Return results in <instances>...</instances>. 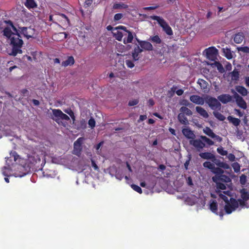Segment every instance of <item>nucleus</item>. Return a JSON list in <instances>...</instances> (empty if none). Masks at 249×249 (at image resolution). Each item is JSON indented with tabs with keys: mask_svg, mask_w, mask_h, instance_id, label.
Returning a JSON list of instances; mask_svg holds the SVG:
<instances>
[{
	"mask_svg": "<svg viewBox=\"0 0 249 249\" xmlns=\"http://www.w3.org/2000/svg\"><path fill=\"white\" fill-rule=\"evenodd\" d=\"M199 156L203 159L211 160L213 161L216 160L215 156L210 152H201L199 154Z\"/></svg>",
	"mask_w": 249,
	"mask_h": 249,
	"instance_id": "dca6fc26",
	"label": "nucleus"
},
{
	"mask_svg": "<svg viewBox=\"0 0 249 249\" xmlns=\"http://www.w3.org/2000/svg\"><path fill=\"white\" fill-rule=\"evenodd\" d=\"M177 89V87L173 86L171 89L170 91H168L169 93H171V95L172 96L174 93L176 92V94L180 96L183 94V90L182 89H179L176 91V89Z\"/></svg>",
	"mask_w": 249,
	"mask_h": 249,
	"instance_id": "bb28decb",
	"label": "nucleus"
},
{
	"mask_svg": "<svg viewBox=\"0 0 249 249\" xmlns=\"http://www.w3.org/2000/svg\"><path fill=\"white\" fill-rule=\"evenodd\" d=\"M182 105H184L186 107H191L193 106V105L191 103H189L187 100L183 101V102L182 103Z\"/></svg>",
	"mask_w": 249,
	"mask_h": 249,
	"instance_id": "680f3d73",
	"label": "nucleus"
},
{
	"mask_svg": "<svg viewBox=\"0 0 249 249\" xmlns=\"http://www.w3.org/2000/svg\"><path fill=\"white\" fill-rule=\"evenodd\" d=\"M7 24V27H5L3 30V35L8 39L13 36L14 34L18 33V30L14 25L11 20L5 21Z\"/></svg>",
	"mask_w": 249,
	"mask_h": 249,
	"instance_id": "39448f33",
	"label": "nucleus"
},
{
	"mask_svg": "<svg viewBox=\"0 0 249 249\" xmlns=\"http://www.w3.org/2000/svg\"><path fill=\"white\" fill-rule=\"evenodd\" d=\"M238 207V203L233 198H230V202L225 206V210L227 214H230Z\"/></svg>",
	"mask_w": 249,
	"mask_h": 249,
	"instance_id": "0eeeda50",
	"label": "nucleus"
},
{
	"mask_svg": "<svg viewBox=\"0 0 249 249\" xmlns=\"http://www.w3.org/2000/svg\"><path fill=\"white\" fill-rule=\"evenodd\" d=\"M236 90L240 94H241L242 96H246L248 94V90L247 89L241 86H238L236 87Z\"/></svg>",
	"mask_w": 249,
	"mask_h": 249,
	"instance_id": "cd10ccee",
	"label": "nucleus"
},
{
	"mask_svg": "<svg viewBox=\"0 0 249 249\" xmlns=\"http://www.w3.org/2000/svg\"><path fill=\"white\" fill-rule=\"evenodd\" d=\"M150 18L151 19L156 20L160 26L162 27L163 31L167 35L172 36L173 35L172 28L164 19L158 16H150Z\"/></svg>",
	"mask_w": 249,
	"mask_h": 249,
	"instance_id": "20e7f679",
	"label": "nucleus"
},
{
	"mask_svg": "<svg viewBox=\"0 0 249 249\" xmlns=\"http://www.w3.org/2000/svg\"><path fill=\"white\" fill-rule=\"evenodd\" d=\"M183 134L189 139H193L195 137L193 132L188 128H183L182 130Z\"/></svg>",
	"mask_w": 249,
	"mask_h": 249,
	"instance_id": "6ab92c4d",
	"label": "nucleus"
},
{
	"mask_svg": "<svg viewBox=\"0 0 249 249\" xmlns=\"http://www.w3.org/2000/svg\"><path fill=\"white\" fill-rule=\"evenodd\" d=\"M123 17V15L121 13H118L115 15L114 17V19L115 21H118L121 19Z\"/></svg>",
	"mask_w": 249,
	"mask_h": 249,
	"instance_id": "864d4df0",
	"label": "nucleus"
},
{
	"mask_svg": "<svg viewBox=\"0 0 249 249\" xmlns=\"http://www.w3.org/2000/svg\"><path fill=\"white\" fill-rule=\"evenodd\" d=\"M217 152L222 156H226L228 154V152L225 150L222 147H219L217 148Z\"/></svg>",
	"mask_w": 249,
	"mask_h": 249,
	"instance_id": "a18cd8bd",
	"label": "nucleus"
},
{
	"mask_svg": "<svg viewBox=\"0 0 249 249\" xmlns=\"http://www.w3.org/2000/svg\"><path fill=\"white\" fill-rule=\"evenodd\" d=\"M28 90L26 89H22L20 90V93L23 96H27L28 95Z\"/></svg>",
	"mask_w": 249,
	"mask_h": 249,
	"instance_id": "6e6d98bb",
	"label": "nucleus"
},
{
	"mask_svg": "<svg viewBox=\"0 0 249 249\" xmlns=\"http://www.w3.org/2000/svg\"><path fill=\"white\" fill-rule=\"evenodd\" d=\"M64 111L70 116V117L71 118L73 121L75 120V116L74 112L71 108L65 109Z\"/></svg>",
	"mask_w": 249,
	"mask_h": 249,
	"instance_id": "c03bdc74",
	"label": "nucleus"
},
{
	"mask_svg": "<svg viewBox=\"0 0 249 249\" xmlns=\"http://www.w3.org/2000/svg\"><path fill=\"white\" fill-rule=\"evenodd\" d=\"M84 139L83 137H80L74 142L73 143V150L72 153L77 156L81 155L82 150V143Z\"/></svg>",
	"mask_w": 249,
	"mask_h": 249,
	"instance_id": "6e6552de",
	"label": "nucleus"
},
{
	"mask_svg": "<svg viewBox=\"0 0 249 249\" xmlns=\"http://www.w3.org/2000/svg\"><path fill=\"white\" fill-rule=\"evenodd\" d=\"M197 84L200 86V88L206 91L208 89V83L202 79H199L197 81Z\"/></svg>",
	"mask_w": 249,
	"mask_h": 249,
	"instance_id": "393cba45",
	"label": "nucleus"
},
{
	"mask_svg": "<svg viewBox=\"0 0 249 249\" xmlns=\"http://www.w3.org/2000/svg\"><path fill=\"white\" fill-rule=\"evenodd\" d=\"M179 110L181 112L187 116H191L193 114L192 111L186 107H181Z\"/></svg>",
	"mask_w": 249,
	"mask_h": 249,
	"instance_id": "58836bf2",
	"label": "nucleus"
},
{
	"mask_svg": "<svg viewBox=\"0 0 249 249\" xmlns=\"http://www.w3.org/2000/svg\"><path fill=\"white\" fill-rule=\"evenodd\" d=\"M147 118V116L145 115H141L138 120V123H140L142 121L145 120Z\"/></svg>",
	"mask_w": 249,
	"mask_h": 249,
	"instance_id": "e2e57ef3",
	"label": "nucleus"
},
{
	"mask_svg": "<svg viewBox=\"0 0 249 249\" xmlns=\"http://www.w3.org/2000/svg\"><path fill=\"white\" fill-rule=\"evenodd\" d=\"M89 125L91 127V128H93L95 126V121L94 119L92 118H91L88 122Z\"/></svg>",
	"mask_w": 249,
	"mask_h": 249,
	"instance_id": "3c124183",
	"label": "nucleus"
},
{
	"mask_svg": "<svg viewBox=\"0 0 249 249\" xmlns=\"http://www.w3.org/2000/svg\"><path fill=\"white\" fill-rule=\"evenodd\" d=\"M158 6H157L145 7L143 8V9L144 10H147V11L152 10H154V9H156L157 8H158Z\"/></svg>",
	"mask_w": 249,
	"mask_h": 249,
	"instance_id": "338daca9",
	"label": "nucleus"
},
{
	"mask_svg": "<svg viewBox=\"0 0 249 249\" xmlns=\"http://www.w3.org/2000/svg\"><path fill=\"white\" fill-rule=\"evenodd\" d=\"M244 38V36L243 35V34L241 33H238L235 34L233 38V40L236 43L239 44L242 42Z\"/></svg>",
	"mask_w": 249,
	"mask_h": 249,
	"instance_id": "a878e982",
	"label": "nucleus"
},
{
	"mask_svg": "<svg viewBox=\"0 0 249 249\" xmlns=\"http://www.w3.org/2000/svg\"><path fill=\"white\" fill-rule=\"evenodd\" d=\"M189 99L192 102L196 105H203L204 104V98L197 95H191Z\"/></svg>",
	"mask_w": 249,
	"mask_h": 249,
	"instance_id": "ddd939ff",
	"label": "nucleus"
},
{
	"mask_svg": "<svg viewBox=\"0 0 249 249\" xmlns=\"http://www.w3.org/2000/svg\"><path fill=\"white\" fill-rule=\"evenodd\" d=\"M212 180L213 182L219 181L224 183H228L231 181L230 178L226 175L221 174L218 176H214L212 177Z\"/></svg>",
	"mask_w": 249,
	"mask_h": 249,
	"instance_id": "9d476101",
	"label": "nucleus"
},
{
	"mask_svg": "<svg viewBox=\"0 0 249 249\" xmlns=\"http://www.w3.org/2000/svg\"><path fill=\"white\" fill-rule=\"evenodd\" d=\"M219 196L220 198H221L226 202V203H227L230 202L228 197L225 195L222 194L221 192L219 193Z\"/></svg>",
	"mask_w": 249,
	"mask_h": 249,
	"instance_id": "09e8293b",
	"label": "nucleus"
},
{
	"mask_svg": "<svg viewBox=\"0 0 249 249\" xmlns=\"http://www.w3.org/2000/svg\"><path fill=\"white\" fill-rule=\"evenodd\" d=\"M189 142L198 151H200L203 148L206 147V144L208 146H212L214 144V142L212 140L205 136H200V139L191 140Z\"/></svg>",
	"mask_w": 249,
	"mask_h": 249,
	"instance_id": "f03ea898",
	"label": "nucleus"
},
{
	"mask_svg": "<svg viewBox=\"0 0 249 249\" xmlns=\"http://www.w3.org/2000/svg\"><path fill=\"white\" fill-rule=\"evenodd\" d=\"M228 120L231 122L234 125L237 126L239 125L240 123V120L238 118H234L231 116L228 117Z\"/></svg>",
	"mask_w": 249,
	"mask_h": 249,
	"instance_id": "72a5a7b5",
	"label": "nucleus"
},
{
	"mask_svg": "<svg viewBox=\"0 0 249 249\" xmlns=\"http://www.w3.org/2000/svg\"><path fill=\"white\" fill-rule=\"evenodd\" d=\"M116 32H113V36L116 39H117L118 41H121L122 40L123 37V33L118 31V30H116Z\"/></svg>",
	"mask_w": 249,
	"mask_h": 249,
	"instance_id": "4c0bfd02",
	"label": "nucleus"
},
{
	"mask_svg": "<svg viewBox=\"0 0 249 249\" xmlns=\"http://www.w3.org/2000/svg\"><path fill=\"white\" fill-rule=\"evenodd\" d=\"M204 132L207 135L213 139H214L218 142H221L222 141V138L219 136L216 135L209 127H206V129L204 130Z\"/></svg>",
	"mask_w": 249,
	"mask_h": 249,
	"instance_id": "f8f14e48",
	"label": "nucleus"
},
{
	"mask_svg": "<svg viewBox=\"0 0 249 249\" xmlns=\"http://www.w3.org/2000/svg\"><path fill=\"white\" fill-rule=\"evenodd\" d=\"M211 171L215 174V176H218L221 174L224 173V170L219 167H215L214 165L213 166L212 169H211Z\"/></svg>",
	"mask_w": 249,
	"mask_h": 249,
	"instance_id": "f704fd0d",
	"label": "nucleus"
},
{
	"mask_svg": "<svg viewBox=\"0 0 249 249\" xmlns=\"http://www.w3.org/2000/svg\"><path fill=\"white\" fill-rule=\"evenodd\" d=\"M75 60L74 57L72 56H68L67 59L62 62V65L64 67L68 66H71L74 64Z\"/></svg>",
	"mask_w": 249,
	"mask_h": 249,
	"instance_id": "4be33fe9",
	"label": "nucleus"
},
{
	"mask_svg": "<svg viewBox=\"0 0 249 249\" xmlns=\"http://www.w3.org/2000/svg\"><path fill=\"white\" fill-rule=\"evenodd\" d=\"M53 114L54 117L52 119L55 121L58 124H61L65 126V124L63 123L61 120L69 121L70 117L63 113V112L59 109H52Z\"/></svg>",
	"mask_w": 249,
	"mask_h": 249,
	"instance_id": "7ed1b4c3",
	"label": "nucleus"
},
{
	"mask_svg": "<svg viewBox=\"0 0 249 249\" xmlns=\"http://www.w3.org/2000/svg\"><path fill=\"white\" fill-rule=\"evenodd\" d=\"M142 52V50L141 49L139 46L136 47L132 52V57L135 61L139 59V54Z\"/></svg>",
	"mask_w": 249,
	"mask_h": 249,
	"instance_id": "412c9836",
	"label": "nucleus"
},
{
	"mask_svg": "<svg viewBox=\"0 0 249 249\" xmlns=\"http://www.w3.org/2000/svg\"><path fill=\"white\" fill-rule=\"evenodd\" d=\"M196 112L202 117L204 118H208L209 114L207 111L204 109L203 107L199 106L196 107Z\"/></svg>",
	"mask_w": 249,
	"mask_h": 249,
	"instance_id": "aec40b11",
	"label": "nucleus"
},
{
	"mask_svg": "<svg viewBox=\"0 0 249 249\" xmlns=\"http://www.w3.org/2000/svg\"><path fill=\"white\" fill-rule=\"evenodd\" d=\"M178 121L183 124H188L187 118L185 117V115L182 112L178 114Z\"/></svg>",
	"mask_w": 249,
	"mask_h": 249,
	"instance_id": "b1692460",
	"label": "nucleus"
},
{
	"mask_svg": "<svg viewBox=\"0 0 249 249\" xmlns=\"http://www.w3.org/2000/svg\"><path fill=\"white\" fill-rule=\"evenodd\" d=\"M8 40L10 45L12 47L10 54L15 56L18 53H21L22 52L21 48L23 41L21 38L19 33L14 34L13 36Z\"/></svg>",
	"mask_w": 249,
	"mask_h": 249,
	"instance_id": "f257e3e1",
	"label": "nucleus"
},
{
	"mask_svg": "<svg viewBox=\"0 0 249 249\" xmlns=\"http://www.w3.org/2000/svg\"><path fill=\"white\" fill-rule=\"evenodd\" d=\"M210 209L213 213L217 214V204L215 200H212L211 201Z\"/></svg>",
	"mask_w": 249,
	"mask_h": 249,
	"instance_id": "5701e85b",
	"label": "nucleus"
},
{
	"mask_svg": "<svg viewBox=\"0 0 249 249\" xmlns=\"http://www.w3.org/2000/svg\"><path fill=\"white\" fill-rule=\"evenodd\" d=\"M131 186V188L136 192L139 193V194L142 193V190L141 188L138 185L136 184H132Z\"/></svg>",
	"mask_w": 249,
	"mask_h": 249,
	"instance_id": "de8ad7c7",
	"label": "nucleus"
},
{
	"mask_svg": "<svg viewBox=\"0 0 249 249\" xmlns=\"http://www.w3.org/2000/svg\"><path fill=\"white\" fill-rule=\"evenodd\" d=\"M214 182L216 183V187L217 190L216 192L221 193L220 190H224L226 189V184L223 183V182H219V181Z\"/></svg>",
	"mask_w": 249,
	"mask_h": 249,
	"instance_id": "7c9ffc66",
	"label": "nucleus"
},
{
	"mask_svg": "<svg viewBox=\"0 0 249 249\" xmlns=\"http://www.w3.org/2000/svg\"><path fill=\"white\" fill-rule=\"evenodd\" d=\"M77 129H84L86 128L87 126V122L86 121L82 119L77 122Z\"/></svg>",
	"mask_w": 249,
	"mask_h": 249,
	"instance_id": "c85d7f7f",
	"label": "nucleus"
},
{
	"mask_svg": "<svg viewBox=\"0 0 249 249\" xmlns=\"http://www.w3.org/2000/svg\"><path fill=\"white\" fill-rule=\"evenodd\" d=\"M139 101L137 99L130 100L128 102V105L131 107L137 105L139 103Z\"/></svg>",
	"mask_w": 249,
	"mask_h": 249,
	"instance_id": "603ef678",
	"label": "nucleus"
},
{
	"mask_svg": "<svg viewBox=\"0 0 249 249\" xmlns=\"http://www.w3.org/2000/svg\"><path fill=\"white\" fill-rule=\"evenodd\" d=\"M204 99L205 103L212 110H220L221 109V104L215 98L206 95L204 97Z\"/></svg>",
	"mask_w": 249,
	"mask_h": 249,
	"instance_id": "423d86ee",
	"label": "nucleus"
},
{
	"mask_svg": "<svg viewBox=\"0 0 249 249\" xmlns=\"http://www.w3.org/2000/svg\"><path fill=\"white\" fill-rule=\"evenodd\" d=\"M246 179V176L245 175H242L240 177V182L242 184H244L245 183Z\"/></svg>",
	"mask_w": 249,
	"mask_h": 249,
	"instance_id": "0e129e2a",
	"label": "nucleus"
},
{
	"mask_svg": "<svg viewBox=\"0 0 249 249\" xmlns=\"http://www.w3.org/2000/svg\"><path fill=\"white\" fill-rule=\"evenodd\" d=\"M113 8L114 9H120V8L125 9V8H127V5L123 2L117 3H115L113 5Z\"/></svg>",
	"mask_w": 249,
	"mask_h": 249,
	"instance_id": "a19ab883",
	"label": "nucleus"
},
{
	"mask_svg": "<svg viewBox=\"0 0 249 249\" xmlns=\"http://www.w3.org/2000/svg\"><path fill=\"white\" fill-rule=\"evenodd\" d=\"M223 52L224 54V56L229 60L231 59L232 58V55L231 50L230 48L226 47L222 49Z\"/></svg>",
	"mask_w": 249,
	"mask_h": 249,
	"instance_id": "c756f323",
	"label": "nucleus"
},
{
	"mask_svg": "<svg viewBox=\"0 0 249 249\" xmlns=\"http://www.w3.org/2000/svg\"><path fill=\"white\" fill-rule=\"evenodd\" d=\"M18 32L19 31L20 33L22 34L27 39L32 37L34 35L35 30L30 27H21L18 25Z\"/></svg>",
	"mask_w": 249,
	"mask_h": 249,
	"instance_id": "1a4fd4ad",
	"label": "nucleus"
},
{
	"mask_svg": "<svg viewBox=\"0 0 249 249\" xmlns=\"http://www.w3.org/2000/svg\"><path fill=\"white\" fill-rule=\"evenodd\" d=\"M216 165H217L218 166H220V167H223V168H227V166L228 165L224 163V162H216L215 163Z\"/></svg>",
	"mask_w": 249,
	"mask_h": 249,
	"instance_id": "13d9d810",
	"label": "nucleus"
},
{
	"mask_svg": "<svg viewBox=\"0 0 249 249\" xmlns=\"http://www.w3.org/2000/svg\"><path fill=\"white\" fill-rule=\"evenodd\" d=\"M237 50L239 52L249 53V47L247 46L238 47Z\"/></svg>",
	"mask_w": 249,
	"mask_h": 249,
	"instance_id": "49530a36",
	"label": "nucleus"
},
{
	"mask_svg": "<svg viewBox=\"0 0 249 249\" xmlns=\"http://www.w3.org/2000/svg\"><path fill=\"white\" fill-rule=\"evenodd\" d=\"M186 181H187V183L188 185L192 186L193 185V181H192V179L191 177H189L187 178Z\"/></svg>",
	"mask_w": 249,
	"mask_h": 249,
	"instance_id": "69168bd1",
	"label": "nucleus"
},
{
	"mask_svg": "<svg viewBox=\"0 0 249 249\" xmlns=\"http://www.w3.org/2000/svg\"><path fill=\"white\" fill-rule=\"evenodd\" d=\"M217 98L223 104H227V103L230 102L232 99L231 96L230 95L227 94H223L219 95Z\"/></svg>",
	"mask_w": 249,
	"mask_h": 249,
	"instance_id": "a211bd4d",
	"label": "nucleus"
},
{
	"mask_svg": "<svg viewBox=\"0 0 249 249\" xmlns=\"http://www.w3.org/2000/svg\"><path fill=\"white\" fill-rule=\"evenodd\" d=\"M214 164L210 161H205L203 163V165L205 168H207L210 170L213 169Z\"/></svg>",
	"mask_w": 249,
	"mask_h": 249,
	"instance_id": "37998d69",
	"label": "nucleus"
},
{
	"mask_svg": "<svg viewBox=\"0 0 249 249\" xmlns=\"http://www.w3.org/2000/svg\"><path fill=\"white\" fill-rule=\"evenodd\" d=\"M125 64L129 68H132L134 67L133 62L131 60H126Z\"/></svg>",
	"mask_w": 249,
	"mask_h": 249,
	"instance_id": "8fccbe9b",
	"label": "nucleus"
},
{
	"mask_svg": "<svg viewBox=\"0 0 249 249\" xmlns=\"http://www.w3.org/2000/svg\"><path fill=\"white\" fill-rule=\"evenodd\" d=\"M25 5L28 8H34L37 6L34 0H26Z\"/></svg>",
	"mask_w": 249,
	"mask_h": 249,
	"instance_id": "473e14b6",
	"label": "nucleus"
},
{
	"mask_svg": "<svg viewBox=\"0 0 249 249\" xmlns=\"http://www.w3.org/2000/svg\"><path fill=\"white\" fill-rule=\"evenodd\" d=\"M91 165L93 167L94 169L95 170H98L99 169V168L98 166L97 165L96 163H95V161L93 160H91Z\"/></svg>",
	"mask_w": 249,
	"mask_h": 249,
	"instance_id": "bf43d9fd",
	"label": "nucleus"
},
{
	"mask_svg": "<svg viewBox=\"0 0 249 249\" xmlns=\"http://www.w3.org/2000/svg\"><path fill=\"white\" fill-rule=\"evenodd\" d=\"M204 51L208 57H213L218 53V50L214 47H209L206 49Z\"/></svg>",
	"mask_w": 249,
	"mask_h": 249,
	"instance_id": "2eb2a0df",
	"label": "nucleus"
},
{
	"mask_svg": "<svg viewBox=\"0 0 249 249\" xmlns=\"http://www.w3.org/2000/svg\"><path fill=\"white\" fill-rule=\"evenodd\" d=\"M148 104L149 107H152L154 105L155 102L152 99H150L148 101Z\"/></svg>",
	"mask_w": 249,
	"mask_h": 249,
	"instance_id": "774afa93",
	"label": "nucleus"
},
{
	"mask_svg": "<svg viewBox=\"0 0 249 249\" xmlns=\"http://www.w3.org/2000/svg\"><path fill=\"white\" fill-rule=\"evenodd\" d=\"M121 29L124 30L126 33H127L128 30H127L126 28L124 26H119L115 28V30Z\"/></svg>",
	"mask_w": 249,
	"mask_h": 249,
	"instance_id": "052dcab7",
	"label": "nucleus"
},
{
	"mask_svg": "<svg viewBox=\"0 0 249 249\" xmlns=\"http://www.w3.org/2000/svg\"><path fill=\"white\" fill-rule=\"evenodd\" d=\"M232 167L235 172H237L240 170V167L239 164L238 163H233Z\"/></svg>",
	"mask_w": 249,
	"mask_h": 249,
	"instance_id": "5fc2aeb1",
	"label": "nucleus"
},
{
	"mask_svg": "<svg viewBox=\"0 0 249 249\" xmlns=\"http://www.w3.org/2000/svg\"><path fill=\"white\" fill-rule=\"evenodd\" d=\"M234 97L235 99L237 105L242 108L246 109L247 106L246 102L243 98L236 92L234 94Z\"/></svg>",
	"mask_w": 249,
	"mask_h": 249,
	"instance_id": "9b49d317",
	"label": "nucleus"
},
{
	"mask_svg": "<svg viewBox=\"0 0 249 249\" xmlns=\"http://www.w3.org/2000/svg\"><path fill=\"white\" fill-rule=\"evenodd\" d=\"M10 156L6 159V164L10 166L13 159L14 161H16L19 158V155L17 154L16 151H12L10 153Z\"/></svg>",
	"mask_w": 249,
	"mask_h": 249,
	"instance_id": "f3484780",
	"label": "nucleus"
},
{
	"mask_svg": "<svg viewBox=\"0 0 249 249\" xmlns=\"http://www.w3.org/2000/svg\"><path fill=\"white\" fill-rule=\"evenodd\" d=\"M213 114L214 116L220 121H223L225 119V117L218 112L213 111Z\"/></svg>",
	"mask_w": 249,
	"mask_h": 249,
	"instance_id": "79ce46f5",
	"label": "nucleus"
},
{
	"mask_svg": "<svg viewBox=\"0 0 249 249\" xmlns=\"http://www.w3.org/2000/svg\"><path fill=\"white\" fill-rule=\"evenodd\" d=\"M231 79L233 81H237L239 78V72L236 69H234L231 73Z\"/></svg>",
	"mask_w": 249,
	"mask_h": 249,
	"instance_id": "ea45409f",
	"label": "nucleus"
},
{
	"mask_svg": "<svg viewBox=\"0 0 249 249\" xmlns=\"http://www.w3.org/2000/svg\"><path fill=\"white\" fill-rule=\"evenodd\" d=\"M241 196L244 203L249 199V193L245 189H242L241 191Z\"/></svg>",
	"mask_w": 249,
	"mask_h": 249,
	"instance_id": "2f4dec72",
	"label": "nucleus"
},
{
	"mask_svg": "<svg viewBox=\"0 0 249 249\" xmlns=\"http://www.w3.org/2000/svg\"><path fill=\"white\" fill-rule=\"evenodd\" d=\"M149 40L153 43H155L156 44H159L161 43V40L158 35L150 36Z\"/></svg>",
	"mask_w": 249,
	"mask_h": 249,
	"instance_id": "c9c22d12",
	"label": "nucleus"
},
{
	"mask_svg": "<svg viewBox=\"0 0 249 249\" xmlns=\"http://www.w3.org/2000/svg\"><path fill=\"white\" fill-rule=\"evenodd\" d=\"M93 0H85V3H84V6L86 7H88L90 6L92 3Z\"/></svg>",
	"mask_w": 249,
	"mask_h": 249,
	"instance_id": "4d7b16f0",
	"label": "nucleus"
},
{
	"mask_svg": "<svg viewBox=\"0 0 249 249\" xmlns=\"http://www.w3.org/2000/svg\"><path fill=\"white\" fill-rule=\"evenodd\" d=\"M142 49L146 51H152L153 47L151 43L147 41H141L136 38Z\"/></svg>",
	"mask_w": 249,
	"mask_h": 249,
	"instance_id": "4468645a",
	"label": "nucleus"
},
{
	"mask_svg": "<svg viewBox=\"0 0 249 249\" xmlns=\"http://www.w3.org/2000/svg\"><path fill=\"white\" fill-rule=\"evenodd\" d=\"M127 33H128V36L127 38H124V44L131 43L134 38L132 32L130 31H128Z\"/></svg>",
	"mask_w": 249,
	"mask_h": 249,
	"instance_id": "e433bc0d",
	"label": "nucleus"
}]
</instances>
